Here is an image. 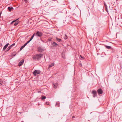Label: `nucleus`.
I'll use <instances>...</instances> for the list:
<instances>
[{"mask_svg":"<svg viewBox=\"0 0 122 122\" xmlns=\"http://www.w3.org/2000/svg\"><path fill=\"white\" fill-rule=\"evenodd\" d=\"M32 40V39H30L29 40V41L30 42Z\"/></svg>","mask_w":122,"mask_h":122,"instance_id":"473e14b6","label":"nucleus"},{"mask_svg":"<svg viewBox=\"0 0 122 122\" xmlns=\"http://www.w3.org/2000/svg\"><path fill=\"white\" fill-rule=\"evenodd\" d=\"M43 56V54H37L33 55V58L34 60H38L41 59Z\"/></svg>","mask_w":122,"mask_h":122,"instance_id":"f257e3e1","label":"nucleus"},{"mask_svg":"<svg viewBox=\"0 0 122 122\" xmlns=\"http://www.w3.org/2000/svg\"><path fill=\"white\" fill-rule=\"evenodd\" d=\"M25 2H27V0H24Z\"/></svg>","mask_w":122,"mask_h":122,"instance_id":"c756f323","label":"nucleus"},{"mask_svg":"<svg viewBox=\"0 0 122 122\" xmlns=\"http://www.w3.org/2000/svg\"><path fill=\"white\" fill-rule=\"evenodd\" d=\"M105 47L107 49H111V50H113V48H112L110 46L107 45H105Z\"/></svg>","mask_w":122,"mask_h":122,"instance_id":"1a4fd4ad","label":"nucleus"},{"mask_svg":"<svg viewBox=\"0 0 122 122\" xmlns=\"http://www.w3.org/2000/svg\"><path fill=\"white\" fill-rule=\"evenodd\" d=\"M46 104L48 105H49V102H46Z\"/></svg>","mask_w":122,"mask_h":122,"instance_id":"a878e982","label":"nucleus"},{"mask_svg":"<svg viewBox=\"0 0 122 122\" xmlns=\"http://www.w3.org/2000/svg\"><path fill=\"white\" fill-rule=\"evenodd\" d=\"M104 5H105V7H107V5H106V3H105V2H104Z\"/></svg>","mask_w":122,"mask_h":122,"instance_id":"b1692460","label":"nucleus"},{"mask_svg":"<svg viewBox=\"0 0 122 122\" xmlns=\"http://www.w3.org/2000/svg\"><path fill=\"white\" fill-rule=\"evenodd\" d=\"M16 55V53L15 52L11 54V57H13L15 56Z\"/></svg>","mask_w":122,"mask_h":122,"instance_id":"2eb2a0df","label":"nucleus"},{"mask_svg":"<svg viewBox=\"0 0 122 122\" xmlns=\"http://www.w3.org/2000/svg\"><path fill=\"white\" fill-rule=\"evenodd\" d=\"M54 65V63H51V64L49 65V67H51L53 66Z\"/></svg>","mask_w":122,"mask_h":122,"instance_id":"f3484780","label":"nucleus"},{"mask_svg":"<svg viewBox=\"0 0 122 122\" xmlns=\"http://www.w3.org/2000/svg\"><path fill=\"white\" fill-rule=\"evenodd\" d=\"M42 33L39 31H37L36 33L35 34V35L39 37H41L42 36Z\"/></svg>","mask_w":122,"mask_h":122,"instance_id":"f03ea898","label":"nucleus"},{"mask_svg":"<svg viewBox=\"0 0 122 122\" xmlns=\"http://www.w3.org/2000/svg\"><path fill=\"white\" fill-rule=\"evenodd\" d=\"M46 97L45 96H42V100H43L45 99L46 98Z\"/></svg>","mask_w":122,"mask_h":122,"instance_id":"a211bd4d","label":"nucleus"},{"mask_svg":"<svg viewBox=\"0 0 122 122\" xmlns=\"http://www.w3.org/2000/svg\"><path fill=\"white\" fill-rule=\"evenodd\" d=\"M58 104L57 103H56V105H57V104Z\"/></svg>","mask_w":122,"mask_h":122,"instance_id":"f704fd0d","label":"nucleus"},{"mask_svg":"<svg viewBox=\"0 0 122 122\" xmlns=\"http://www.w3.org/2000/svg\"><path fill=\"white\" fill-rule=\"evenodd\" d=\"M41 73L40 71L39 70H35L33 72V74L34 76H35L37 74H38Z\"/></svg>","mask_w":122,"mask_h":122,"instance_id":"7ed1b4c3","label":"nucleus"},{"mask_svg":"<svg viewBox=\"0 0 122 122\" xmlns=\"http://www.w3.org/2000/svg\"><path fill=\"white\" fill-rule=\"evenodd\" d=\"M35 35V33H34L33 35H32V36L31 37L30 39H33V38L34 37V36Z\"/></svg>","mask_w":122,"mask_h":122,"instance_id":"aec40b11","label":"nucleus"},{"mask_svg":"<svg viewBox=\"0 0 122 122\" xmlns=\"http://www.w3.org/2000/svg\"><path fill=\"white\" fill-rule=\"evenodd\" d=\"M19 18H18V19H17L16 20H15L14 21H12L11 23V24H12L14 22H15V21H17V20H18V19H19Z\"/></svg>","mask_w":122,"mask_h":122,"instance_id":"5701e85b","label":"nucleus"},{"mask_svg":"<svg viewBox=\"0 0 122 122\" xmlns=\"http://www.w3.org/2000/svg\"><path fill=\"white\" fill-rule=\"evenodd\" d=\"M27 45L25 43L24 44V45L22 46L20 48V50H21L22 49Z\"/></svg>","mask_w":122,"mask_h":122,"instance_id":"ddd939ff","label":"nucleus"},{"mask_svg":"<svg viewBox=\"0 0 122 122\" xmlns=\"http://www.w3.org/2000/svg\"><path fill=\"white\" fill-rule=\"evenodd\" d=\"M15 44V43H14L13 44L11 45L7 49V50L6 51V52H7L9 50H10L12 47Z\"/></svg>","mask_w":122,"mask_h":122,"instance_id":"0eeeda50","label":"nucleus"},{"mask_svg":"<svg viewBox=\"0 0 122 122\" xmlns=\"http://www.w3.org/2000/svg\"><path fill=\"white\" fill-rule=\"evenodd\" d=\"M18 24V22L17 21L15 23V24H14V25L15 26H16Z\"/></svg>","mask_w":122,"mask_h":122,"instance_id":"4be33fe9","label":"nucleus"},{"mask_svg":"<svg viewBox=\"0 0 122 122\" xmlns=\"http://www.w3.org/2000/svg\"><path fill=\"white\" fill-rule=\"evenodd\" d=\"M8 9L9 10V11L10 12L11 11V10L13 9V7H8Z\"/></svg>","mask_w":122,"mask_h":122,"instance_id":"dca6fc26","label":"nucleus"},{"mask_svg":"<svg viewBox=\"0 0 122 122\" xmlns=\"http://www.w3.org/2000/svg\"><path fill=\"white\" fill-rule=\"evenodd\" d=\"M24 59H22L21 61L18 64V66H20L22 65L24 63Z\"/></svg>","mask_w":122,"mask_h":122,"instance_id":"6e6552de","label":"nucleus"},{"mask_svg":"<svg viewBox=\"0 0 122 122\" xmlns=\"http://www.w3.org/2000/svg\"><path fill=\"white\" fill-rule=\"evenodd\" d=\"M64 38L65 39H66L68 38V36L66 34H65V36L64 37Z\"/></svg>","mask_w":122,"mask_h":122,"instance_id":"6ab92c4d","label":"nucleus"},{"mask_svg":"<svg viewBox=\"0 0 122 122\" xmlns=\"http://www.w3.org/2000/svg\"><path fill=\"white\" fill-rule=\"evenodd\" d=\"M92 93L93 95V96L94 97H95L97 96V93L96 91L95 90H92Z\"/></svg>","mask_w":122,"mask_h":122,"instance_id":"20e7f679","label":"nucleus"},{"mask_svg":"<svg viewBox=\"0 0 122 122\" xmlns=\"http://www.w3.org/2000/svg\"><path fill=\"white\" fill-rule=\"evenodd\" d=\"M30 42V41L29 40L26 43L27 45L28 43H29Z\"/></svg>","mask_w":122,"mask_h":122,"instance_id":"cd10ccee","label":"nucleus"},{"mask_svg":"<svg viewBox=\"0 0 122 122\" xmlns=\"http://www.w3.org/2000/svg\"><path fill=\"white\" fill-rule=\"evenodd\" d=\"M2 85V83L0 81V85Z\"/></svg>","mask_w":122,"mask_h":122,"instance_id":"2f4dec72","label":"nucleus"},{"mask_svg":"<svg viewBox=\"0 0 122 122\" xmlns=\"http://www.w3.org/2000/svg\"><path fill=\"white\" fill-rule=\"evenodd\" d=\"M105 8V10H106V11L108 13V9H107V7H106Z\"/></svg>","mask_w":122,"mask_h":122,"instance_id":"412c9836","label":"nucleus"},{"mask_svg":"<svg viewBox=\"0 0 122 122\" xmlns=\"http://www.w3.org/2000/svg\"><path fill=\"white\" fill-rule=\"evenodd\" d=\"M2 46V44L1 43H0V46Z\"/></svg>","mask_w":122,"mask_h":122,"instance_id":"c85d7f7f","label":"nucleus"},{"mask_svg":"<svg viewBox=\"0 0 122 122\" xmlns=\"http://www.w3.org/2000/svg\"><path fill=\"white\" fill-rule=\"evenodd\" d=\"M38 51L39 52H41L44 50V49L41 47H39L37 49Z\"/></svg>","mask_w":122,"mask_h":122,"instance_id":"39448f33","label":"nucleus"},{"mask_svg":"<svg viewBox=\"0 0 122 122\" xmlns=\"http://www.w3.org/2000/svg\"><path fill=\"white\" fill-rule=\"evenodd\" d=\"M80 57L81 58H83V59H84V57H83L81 55H80Z\"/></svg>","mask_w":122,"mask_h":122,"instance_id":"bb28decb","label":"nucleus"},{"mask_svg":"<svg viewBox=\"0 0 122 122\" xmlns=\"http://www.w3.org/2000/svg\"><path fill=\"white\" fill-rule=\"evenodd\" d=\"M53 85L54 87L55 88H56L58 86V84L57 83L54 84H53Z\"/></svg>","mask_w":122,"mask_h":122,"instance_id":"f8f14e48","label":"nucleus"},{"mask_svg":"<svg viewBox=\"0 0 122 122\" xmlns=\"http://www.w3.org/2000/svg\"><path fill=\"white\" fill-rule=\"evenodd\" d=\"M79 65L80 67H81L82 66V65L81 63H79Z\"/></svg>","mask_w":122,"mask_h":122,"instance_id":"393cba45","label":"nucleus"},{"mask_svg":"<svg viewBox=\"0 0 122 122\" xmlns=\"http://www.w3.org/2000/svg\"><path fill=\"white\" fill-rule=\"evenodd\" d=\"M56 40L58 42H61L62 41V40L61 39H59L57 37H56Z\"/></svg>","mask_w":122,"mask_h":122,"instance_id":"9b49d317","label":"nucleus"},{"mask_svg":"<svg viewBox=\"0 0 122 122\" xmlns=\"http://www.w3.org/2000/svg\"><path fill=\"white\" fill-rule=\"evenodd\" d=\"M97 91L99 95L102 94L103 93V91L101 88L98 89Z\"/></svg>","mask_w":122,"mask_h":122,"instance_id":"423d86ee","label":"nucleus"},{"mask_svg":"<svg viewBox=\"0 0 122 122\" xmlns=\"http://www.w3.org/2000/svg\"><path fill=\"white\" fill-rule=\"evenodd\" d=\"M9 44V43H8L4 46L3 47V51H4L7 48Z\"/></svg>","mask_w":122,"mask_h":122,"instance_id":"9d476101","label":"nucleus"},{"mask_svg":"<svg viewBox=\"0 0 122 122\" xmlns=\"http://www.w3.org/2000/svg\"><path fill=\"white\" fill-rule=\"evenodd\" d=\"M53 46H57L59 45L58 44L54 42H53Z\"/></svg>","mask_w":122,"mask_h":122,"instance_id":"4468645a","label":"nucleus"},{"mask_svg":"<svg viewBox=\"0 0 122 122\" xmlns=\"http://www.w3.org/2000/svg\"><path fill=\"white\" fill-rule=\"evenodd\" d=\"M62 58H64H64H64V57H63V56H62Z\"/></svg>","mask_w":122,"mask_h":122,"instance_id":"72a5a7b5","label":"nucleus"},{"mask_svg":"<svg viewBox=\"0 0 122 122\" xmlns=\"http://www.w3.org/2000/svg\"><path fill=\"white\" fill-rule=\"evenodd\" d=\"M2 12H1L0 13V18L1 17V14H2Z\"/></svg>","mask_w":122,"mask_h":122,"instance_id":"7c9ffc66","label":"nucleus"}]
</instances>
